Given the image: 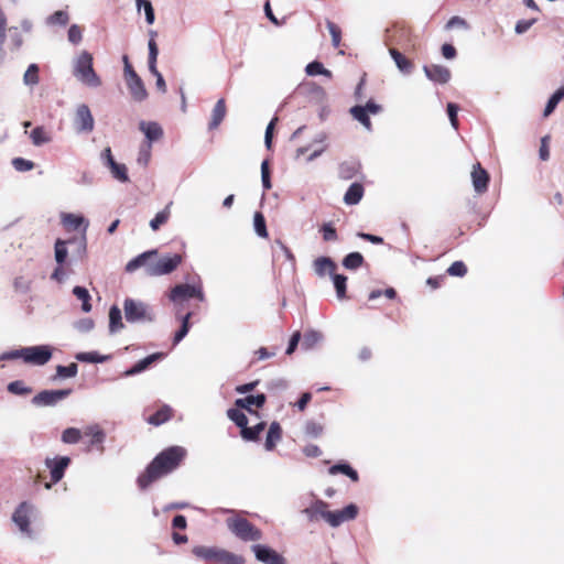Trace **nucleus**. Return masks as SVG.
I'll return each mask as SVG.
<instances>
[{"label":"nucleus","mask_w":564,"mask_h":564,"mask_svg":"<svg viewBox=\"0 0 564 564\" xmlns=\"http://www.w3.org/2000/svg\"><path fill=\"white\" fill-rule=\"evenodd\" d=\"M186 456L182 446H171L161 452L148 466L145 473L138 478L140 488H147L152 481L173 471Z\"/></svg>","instance_id":"obj_1"},{"label":"nucleus","mask_w":564,"mask_h":564,"mask_svg":"<svg viewBox=\"0 0 564 564\" xmlns=\"http://www.w3.org/2000/svg\"><path fill=\"white\" fill-rule=\"evenodd\" d=\"M226 525L231 534L246 543L258 542L263 538V533L258 527L239 514L227 518Z\"/></svg>","instance_id":"obj_2"},{"label":"nucleus","mask_w":564,"mask_h":564,"mask_svg":"<svg viewBox=\"0 0 564 564\" xmlns=\"http://www.w3.org/2000/svg\"><path fill=\"white\" fill-rule=\"evenodd\" d=\"M192 553L204 561L217 562L219 564H245L243 556L229 552L218 546L196 545L193 547Z\"/></svg>","instance_id":"obj_3"},{"label":"nucleus","mask_w":564,"mask_h":564,"mask_svg":"<svg viewBox=\"0 0 564 564\" xmlns=\"http://www.w3.org/2000/svg\"><path fill=\"white\" fill-rule=\"evenodd\" d=\"M93 55L86 51L82 52L76 59L74 75L83 84L89 87H99L101 80L93 67Z\"/></svg>","instance_id":"obj_4"},{"label":"nucleus","mask_w":564,"mask_h":564,"mask_svg":"<svg viewBox=\"0 0 564 564\" xmlns=\"http://www.w3.org/2000/svg\"><path fill=\"white\" fill-rule=\"evenodd\" d=\"M169 297L177 306H183L184 302L189 299H196L199 302H204L205 295L203 284L200 280L196 283L177 284L171 289Z\"/></svg>","instance_id":"obj_5"},{"label":"nucleus","mask_w":564,"mask_h":564,"mask_svg":"<svg viewBox=\"0 0 564 564\" xmlns=\"http://www.w3.org/2000/svg\"><path fill=\"white\" fill-rule=\"evenodd\" d=\"M36 507L33 503L23 501L18 505L12 514L13 523L18 527L19 531L28 538L33 536L31 521L36 517Z\"/></svg>","instance_id":"obj_6"},{"label":"nucleus","mask_w":564,"mask_h":564,"mask_svg":"<svg viewBox=\"0 0 564 564\" xmlns=\"http://www.w3.org/2000/svg\"><path fill=\"white\" fill-rule=\"evenodd\" d=\"M126 319L130 323L151 319L149 316V307L140 301L126 299L123 303Z\"/></svg>","instance_id":"obj_7"},{"label":"nucleus","mask_w":564,"mask_h":564,"mask_svg":"<svg viewBox=\"0 0 564 564\" xmlns=\"http://www.w3.org/2000/svg\"><path fill=\"white\" fill-rule=\"evenodd\" d=\"M251 551L256 560L263 564H286L283 555L265 544H252Z\"/></svg>","instance_id":"obj_8"},{"label":"nucleus","mask_w":564,"mask_h":564,"mask_svg":"<svg viewBox=\"0 0 564 564\" xmlns=\"http://www.w3.org/2000/svg\"><path fill=\"white\" fill-rule=\"evenodd\" d=\"M183 258L181 254L162 257L155 260V267L150 269V276H159L164 274H170L182 263Z\"/></svg>","instance_id":"obj_9"},{"label":"nucleus","mask_w":564,"mask_h":564,"mask_svg":"<svg viewBox=\"0 0 564 564\" xmlns=\"http://www.w3.org/2000/svg\"><path fill=\"white\" fill-rule=\"evenodd\" d=\"M70 394L69 389L62 390H44L37 393L32 402L39 406H52Z\"/></svg>","instance_id":"obj_10"},{"label":"nucleus","mask_w":564,"mask_h":564,"mask_svg":"<svg viewBox=\"0 0 564 564\" xmlns=\"http://www.w3.org/2000/svg\"><path fill=\"white\" fill-rule=\"evenodd\" d=\"M357 514H358V507L354 503H350L341 510L328 511V514H326V517H327L326 522L332 528H337L346 521L354 520L357 517Z\"/></svg>","instance_id":"obj_11"},{"label":"nucleus","mask_w":564,"mask_h":564,"mask_svg":"<svg viewBox=\"0 0 564 564\" xmlns=\"http://www.w3.org/2000/svg\"><path fill=\"white\" fill-rule=\"evenodd\" d=\"M155 260H158V251L156 250H149L145 251L138 257L130 260L126 265V271L133 272L134 270L143 267L145 270V273L150 275V269L152 267H155Z\"/></svg>","instance_id":"obj_12"},{"label":"nucleus","mask_w":564,"mask_h":564,"mask_svg":"<svg viewBox=\"0 0 564 564\" xmlns=\"http://www.w3.org/2000/svg\"><path fill=\"white\" fill-rule=\"evenodd\" d=\"M74 123L78 132H90L94 129V118L87 105H80L75 115Z\"/></svg>","instance_id":"obj_13"},{"label":"nucleus","mask_w":564,"mask_h":564,"mask_svg":"<svg viewBox=\"0 0 564 564\" xmlns=\"http://www.w3.org/2000/svg\"><path fill=\"white\" fill-rule=\"evenodd\" d=\"M69 463L70 458L67 456L45 459V466L50 469L53 484L58 482L64 477L65 469Z\"/></svg>","instance_id":"obj_14"},{"label":"nucleus","mask_w":564,"mask_h":564,"mask_svg":"<svg viewBox=\"0 0 564 564\" xmlns=\"http://www.w3.org/2000/svg\"><path fill=\"white\" fill-rule=\"evenodd\" d=\"M471 180L473 186L478 194H484L487 192L490 177L488 172L481 166L480 163L474 164L471 171Z\"/></svg>","instance_id":"obj_15"},{"label":"nucleus","mask_w":564,"mask_h":564,"mask_svg":"<svg viewBox=\"0 0 564 564\" xmlns=\"http://www.w3.org/2000/svg\"><path fill=\"white\" fill-rule=\"evenodd\" d=\"M423 69L426 77L432 82L446 84L451 79V70L443 65H425Z\"/></svg>","instance_id":"obj_16"},{"label":"nucleus","mask_w":564,"mask_h":564,"mask_svg":"<svg viewBox=\"0 0 564 564\" xmlns=\"http://www.w3.org/2000/svg\"><path fill=\"white\" fill-rule=\"evenodd\" d=\"M327 508H328L327 502H325L324 500L317 499L314 502H312L310 507L305 508L303 510V513L306 514L311 521H315L318 518H322L326 522L327 521L326 514H328Z\"/></svg>","instance_id":"obj_17"},{"label":"nucleus","mask_w":564,"mask_h":564,"mask_svg":"<svg viewBox=\"0 0 564 564\" xmlns=\"http://www.w3.org/2000/svg\"><path fill=\"white\" fill-rule=\"evenodd\" d=\"M127 83L128 89L135 101H143L148 97V91L143 84V80L138 75L134 78L129 79Z\"/></svg>","instance_id":"obj_18"},{"label":"nucleus","mask_w":564,"mask_h":564,"mask_svg":"<svg viewBox=\"0 0 564 564\" xmlns=\"http://www.w3.org/2000/svg\"><path fill=\"white\" fill-rule=\"evenodd\" d=\"M227 115V106L224 98H220L213 108L210 121L208 123L209 130L217 129Z\"/></svg>","instance_id":"obj_19"},{"label":"nucleus","mask_w":564,"mask_h":564,"mask_svg":"<svg viewBox=\"0 0 564 564\" xmlns=\"http://www.w3.org/2000/svg\"><path fill=\"white\" fill-rule=\"evenodd\" d=\"M52 355H0V361L9 359H21L23 364L42 366L45 365Z\"/></svg>","instance_id":"obj_20"},{"label":"nucleus","mask_w":564,"mask_h":564,"mask_svg":"<svg viewBox=\"0 0 564 564\" xmlns=\"http://www.w3.org/2000/svg\"><path fill=\"white\" fill-rule=\"evenodd\" d=\"M84 433L90 437V445L98 446L99 451H104L102 443L106 440L105 431L98 424H90L85 427Z\"/></svg>","instance_id":"obj_21"},{"label":"nucleus","mask_w":564,"mask_h":564,"mask_svg":"<svg viewBox=\"0 0 564 564\" xmlns=\"http://www.w3.org/2000/svg\"><path fill=\"white\" fill-rule=\"evenodd\" d=\"M265 403V395L263 393L257 395H248L246 398L237 399L235 405L240 409L247 410L249 413H254L252 406L261 408Z\"/></svg>","instance_id":"obj_22"},{"label":"nucleus","mask_w":564,"mask_h":564,"mask_svg":"<svg viewBox=\"0 0 564 564\" xmlns=\"http://www.w3.org/2000/svg\"><path fill=\"white\" fill-rule=\"evenodd\" d=\"M323 334L317 330H306L301 340H302V349L304 350H314L318 349L321 346V343L323 341Z\"/></svg>","instance_id":"obj_23"},{"label":"nucleus","mask_w":564,"mask_h":564,"mask_svg":"<svg viewBox=\"0 0 564 564\" xmlns=\"http://www.w3.org/2000/svg\"><path fill=\"white\" fill-rule=\"evenodd\" d=\"M140 130L145 134L148 141L151 143L158 141L163 135V130L156 122L141 121L139 124Z\"/></svg>","instance_id":"obj_24"},{"label":"nucleus","mask_w":564,"mask_h":564,"mask_svg":"<svg viewBox=\"0 0 564 564\" xmlns=\"http://www.w3.org/2000/svg\"><path fill=\"white\" fill-rule=\"evenodd\" d=\"M364 193H365V188H364L362 184L352 183L348 187L347 192L345 193V196H344L345 204H347V205L358 204L361 200Z\"/></svg>","instance_id":"obj_25"},{"label":"nucleus","mask_w":564,"mask_h":564,"mask_svg":"<svg viewBox=\"0 0 564 564\" xmlns=\"http://www.w3.org/2000/svg\"><path fill=\"white\" fill-rule=\"evenodd\" d=\"M282 437V430L278 422H272L269 426V431L267 433L264 447L267 451H272L276 443Z\"/></svg>","instance_id":"obj_26"},{"label":"nucleus","mask_w":564,"mask_h":564,"mask_svg":"<svg viewBox=\"0 0 564 564\" xmlns=\"http://www.w3.org/2000/svg\"><path fill=\"white\" fill-rule=\"evenodd\" d=\"M391 57L395 62L398 68L405 74H410L413 69V63L406 58L401 52L397 48L391 47L389 50Z\"/></svg>","instance_id":"obj_27"},{"label":"nucleus","mask_w":564,"mask_h":564,"mask_svg":"<svg viewBox=\"0 0 564 564\" xmlns=\"http://www.w3.org/2000/svg\"><path fill=\"white\" fill-rule=\"evenodd\" d=\"M314 269L318 275L323 276L326 272L333 274L336 270V264L330 258L319 257L314 261Z\"/></svg>","instance_id":"obj_28"},{"label":"nucleus","mask_w":564,"mask_h":564,"mask_svg":"<svg viewBox=\"0 0 564 564\" xmlns=\"http://www.w3.org/2000/svg\"><path fill=\"white\" fill-rule=\"evenodd\" d=\"M150 40H149V70L152 74H156V59L159 55V48L155 42L156 32L150 31Z\"/></svg>","instance_id":"obj_29"},{"label":"nucleus","mask_w":564,"mask_h":564,"mask_svg":"<svg viewBox=\"0 0 564 564\" xmlns=\"http://www.w3.org/2000/svg\"><path fill=\"white\" fill-rule=\"evenodd\" d=\"M30 139L36 147L48 143L52 140L50 132L42 126L35 127L30 132Z\"/></svg>","instance_id":"obj_30"},{"label":"nucleus","mask_w":564,"mask_h":564,"mask_svg":"<svg viewBox=\"0 0 564 564\" xmlns=\"http://www.w3.org/2000/svg\"><path fill=\"white\" fill-rule=\"evenodd\" d=\"M172 416V409L169 405L161 406L153 415L148 419V423L159 426L167 422Z\"/></svg>","instance_id":"obj_31"},{"label":"nucleus","mask_w":564,"mask_h":564,"mask_svg":"<svg viewBox=\"0 0 564 564\" xmlns=\"http://www.w3.org/2000/svg\"><path fill=\"white\" fill-rule=\"evenodd\" d=\"M352 118L359 121L367 130H371V121L369 115L367 113V109L362 106H354L349 110Z\"/></svg>","instance_id":"obj_32"},{"label":"nucleus","mask_w":564,"mask_h":564,"mask_svg":"<svg viewBox=\"0 0 564 564\" xmlns=\"http://www.w3.org/2000/svg\"><path fill=\"white\" fill-rule=\"evenodd\" d=\"M329 475H337V474H344L347 477H349L352 481H358V473L352 469L348 464L340 463L335 464L328 469Z\"/></svg>","instance_id":"obj_33"},{"label":"nucleus","mask_w":564,"mask_h":564,"mask_svg":"<svg viewBox=\"0 0 564 564\" xmlns=\"http://www.w3.org/2000/svg\"><path fill=\"white\" fill-rule=\"evenodd\" d=\"M172 202L169 203L165 208L161 212H159L155 217L150 221V227L156 231L160 229L161 226L165 225L171 216V206Z\"/></svg>","instance_id":"obj_34"},{"label":"nucleus","mask_w":564,"mask_h":564,"mask_svg":"<svg viewBox=\"0 0 564 564\" xmlns=\"http://www.w3.org/2000/svg\"><path fill=\"white\" fill-rule=\"evenodd\" d=\"M161 355H148L142 360L138 361L133 367L126 370V376H133L145 370L151 364H153Z\"/></svg>","instance_id":"obj_35"},{"label":"nucleus","mask_w":564,"mask_h":564,"mask_svg":"<svg viewBox=\"0 0 564 564\" xmlns=\"http://www.w3.org/2000/svg\"><path fill=\"white\" fill-rule=\"evenodd\" d=\"M109 328L110 332H118L123 328L121 310L113 305L109 311Z\"/></svg>","instance_id":"obj_36"},{"label":"nucleus","mask_w":564,"mask_h":564,"mask_svg":"<svg viewBox=\"0 0 564 564\" xmlns=\"http://www.w3.org/2000/svg\"><path fill=\"white\" fill-rule=\"evenodd\" d=\"M85 219L82 216H77L74 214H64L62 216V224L66 230H77L83 224Z\"/></svg>","instance_id":"obj_37"},{"label":"nucleus","mask_w":564,"mask_h":564,"mask_svg":"<svg viewBox=\"0 0 564 564\" xmlns=\"http://www.w3.org/2000/svg\"><path fill=\"white\" fill-rule=\"evenodd\" d=\"M73 294L82 302V310L85 313H88L91 311V304H90V295L87 289L83 286H75L73 289Z\"/></svg>","instance_id":"obj_38"},{"label":"nucleus","mask_w":564,"mask_h":564,"mask_svg":"<svg viewBox=\"0 0 564 564\" xmlns=\"http://www.w3.org/2000/svg\"><path fill=\"white\" fill-rule=\"evenodd\" d=\"M364 257L361 253L359 252H351V253H348L344 259H343V265L348 269V270H356L358 268H360L362 264H364Z\"/></svg>","instance_id":"obj_39"},{"label":"nucleus","mask_w":564,"mask_h":564,"mask_svg":"<svg viewBox=\"0 0 564 564\" xmlns=\"http://www.w3.org/2000/svg\"><path fill=\"white\" fill-rule=\"evenodd\" d=\"M241 410L242 409L237 406L234 409H229L227 411V415L232 422H235L237 426H239L241 430H245L248 424V419Z\"/></svg>","instance_id":"obj_40"},{"label":"nucleus","mask_w":564,"mask_h":564,"mask_svg":"<svg viewBox=\"0 0 564 564\" xmlns=\"http://www.w3.org/2000/svg\"><path fill=\"white\" fill-rule=\"evenodd\" d=\"M264 426L265 424L263 422H260L252 427L246 426L245 430H241V436L247 441H256L260 433L264 430Z\"/></svg>","instance_id":"obj_41"},{"label":"nucleus","mask_w":564,"mask_h":564,"mask_svg":"<svg viewBox=\"0 0 564 564\" xmlns=\"http://www.w3.org/2000/svg\"><path fill=\"white\" fill-rule=\"evenodd\" d=\"M82 437L80 430L76 427H68L62 433V442L65 444H76Z\"/></svg>","instance_id":"obj_42"},{"label":"nucleus","mask_w":564,"mask_h":564,"mask_svg":"<svg viewBox=\"0 0 564 564\" xmlns=\"http://www.w3.org/2000/svg\"><path fill=\"white\" fill-rule=\"evenodd\" d=\"M334 286L336 289L337 297L343 300L346 297V283L347 276L343 274L333 273Z\"/></svg>","instance_id":"obj_43"},{"label":"nucleus","mask_w":564,"mask_h":564,"mask_svg":"<svg viewBox=\"0 0 564 564\" xmlns=\"http://www.w3.org/2000/svg\"><path fill=\"white\" fill-rule=\"evenodd\" d=\"M8 391L10 393L17 394V395H28L31 393V388L25 386V383L21 380L12 381L7 387Z\"/></svg>","instance_id":"obj_44"},{"label":"nucleus","mask_w":564,"mask_h":564,"mask_svg":"<svg viewBox=\"0 0 564 564\" xmlns=\"http://www.w3.org/2000/svg\"><path fill=\"white\" fill-rule=\"evenodd\" d=\"M67 241L57 239L55 242V260L59 265H63L67 258Z\"/></svg>","instance_id":"obj_45"},{"label":"nucleus","mask_w":564,"mask_h":564,"mask_svg":"<svg viewBox=\"0 0 564 564\" xmlns=\"http://www.w3.org/2000/svg\"><path fill=\"white\" fill-rule=\"evenodd\" d=\"M137 8L140 11L141 9L145 12V20L149 24L154 22V9L150 0H135Z\"/></svg>","instance_id":"obj_46"},{"label":"nucleus","mask_w":564,"mask_h":564,"mask_svg":"<svg viewBox=\"0 0 564 564\" xmlns=\"http://www.w3.org/2000/svg\"><path fill=\"white\" fill-rule=\"evenodd\" d=\"M306 73L310 76L324 75L327 77H332V72L326 69L324 65L319 62H312L306 66Z\"/></svg>","instance_id":"obj_47"},{"label":"nucleus","mask_w":564,"mask_h":564,"mask_svg":"<svg viewBox=\"0 0 564 564\" xmlns=\"http://www.w3.org/2000/svg\"><path fill=\"white\" fill-rule=\"evenodd\" d=\"M253 224H254V230L258 234V236H260L262 238H267L268 230H267V225H265V218L262 215V213L257 212L254 214Z\"/></svg>","instance_id":"obj_48"},{"label":"nucleus","mask_w":564,"mask_h":564,"mask_svg":"<svg viewBox=\"0 0 564 564\" xmlns=\"http://www.w3.org/2000/svg\"><path fill=\"white\" fill-rule=\"evenodd\" d=\"M326 25H327V29H328V31L330 33V36H332L333 46L336 47V48L339 47L340 41H341V30H340V28L336 23L330 21V20L326 21Z\"/></svg>","instance_id":"obj_49"},{"label":"nucleus","mask_w":564,"mask_h":564,"mask_svg":"<svg viewBox=\"0 0 564 564\" xmlns=\"http://www.w3.org/2000/svg\"><path fill=\"white\" fill-rule=\"evenodd\" d=\"M192 316L191 312H187L184 316H182V325L180 329L174 335V344L180 343L188 333L189 329V318Z\"/></svg>","instance_id":"obj_50"},{"label":"nucleus","mask_w":564,"mask_h":564,"mask_svg":"<svg viewBox=\"0 0 564 564\" xmlns=\"http://www.w3.org/2000/svg\"><path fill=\"white\" fill-rule=\"evenodd\" d=\"M24 83L26 85H35L39 83V66L36 64H31L24 73Z\"/></svg>","instance_id":"obj_51"},{"label":"nucleus","mask_w":564,"mask_h":564,"mask_svg":"<svg viewBox=\"0 0 564 564\" xmlns=\"http://www.w3.org/2000/svg\"><path fill=\"white\" fill-rule=\"evenodd\" d=\"M112 175L121 182L128 181L127 167L124 164H119L116 161L109 164Z\"/></svg>","instance_id":"obj_52"},{"label":"nucleus","mask_w":564,"mask_h":564,"mask_svg":"<svg viewBox=\"0 0 564 564\" xmlns=\"http://www.w3.org/2000/svg\"><path fill=\"white\" fill-rule=\"evenodd\" d=\"M13 167L19 172H26L34 169V162L23 159V158H14L12 160Z\"/></svg>","instance_id":"obj_53"},{"label":"nucleus","mask_w":564,"mask_h":564,"mask_svg":"<svg viewBox=\"0 0 564 564\" xmlns=\"http://www.w3.org/2000/svg\"><path fill=\"white\" fill-rule=\"evenodd\" d=\"M68 21H69L68 13L63 10H58V11L54 12L47 19V22L50 24H59V25H66L68 23Z\"/></svg>","instance_id":"obj_54"},{"label":"nucleus","mask_w":564,"mask_h":564,"mask_svg":"<svg viewBox=\"0 0 564 564\" xmlns=\"http://www.w3.org/2000/svg\"><path fill=\"white\" fill-rule=\"evenodd\" d=\"M447 273L452 276H464L467 273V267L463 261H455L448 267Z\"/></svg>","instance_id":"obj_55"},{"label":"nucleus","mask_w":564,"mask_h":564,"mask_svg":"<svg viewBox=\"0 0 564 564\" xmlns=\"http://www.w3.org/2000/svg\"><path fill=\"white\" fill-rule=\"evenodd\" d=\"M56 371L59 378H73L77 373V365L57 366Z\"/></svg>","instance_id":"obj_56"},{"label":"nucleus","mask_w":564,"mask_h":564,"mask_svg":"<svg viewBox=\"0 0 564 564\" xmlns=\"http://www.w3.org/2000/svg\"><path fill=\"white\" fill-rule=\"evenodd\" d=\"M109 355H76L79 361L88 364H102L108 359Z\"/></svg>","instance_id":"obj_57"},{"label":"nucleus","mask_w":564,"mask_h":564,"mask_svg":"<svg viewBox=\"0 0 564 564\" xmlns=\"http://www.w3.org/2000/svg\"><path fill=\"white\" fill-rule=\"evenodd\" d=\"M321 231L325 241H335L338 238L337 231L330 223L324 224Z\"/></svg>","instance_id":"obj_58"},{"label":"nucleus","mask_w":564,"mask_h":564,"mask_svg":"<svg viewBox=\"0 0 564 564\" xmlns=\"http://www.w3.org/2000/svg\"><path fill=\"white\" fill-rule=\"evenodd\" d=\"M563 99V97L561 96V94H558L557 91H555L549 99L546 106H545V109H544V117H547L550 116L554 109L556 108L557 104Z\"/></svg>","instance_id":"obj_59"},{"label":"nucleus","mask_w":564,"mask_h":564,"mask_svg":"<svg viewBox=\"0 0 564 564\" xmlns=\"http://www.w3.org/2000/svg\"><path fill=\"white\" fill-rule=\"evenodd\" d=\"M381 295L387 296L390 300H393L397 296V292L393 288H388L384 291L375 290L369 294V300H376L380 297Z\"/></svg>","instance_id":"obj_60"},{"label":"nucleus","mask_w":564,"mask_h":564,"mask_svg":"<svg viewBox=\"0 0 564 564\" xmlns=\"http://www.w3.org/2000/svg\"><path fill=\"white\" fill-rule=\"evenodd\" d=\"M305 433L312 437H318L323 433V426L316 422H308L305 426Z\"/></svg>","instance_id":"obj_61"},{"label":"nucleus","mask_w":564,"mask_h":564,"mask_svg":"<svg viewBox=\"0 0 564 564\" xmlns=\"http://www.w3.org/2000/svg\"><path fill=\"white\" fill-rule=\"evenodd\" d=\"M458 107L457 105L449 102L447 104V115L449 121L454 129H458V118H457Z\"/></svg>","instance_id":"obj_62"},{"label":"nucleus","mask_w":564,"mask_h":564,"mask_svg":"<svg viewBox=\"0 0 564 564\" xmlns=\"http://www.w3.org/2000/svg\"><path fill=\"white\" fill-rule=\"evenodd\" d=\"M82 39H83L82 29L78 25L73 24L68 29V40L72 43L77 44L82 41Z\"/></svg>","instance_id":"obj_63"},{"label":"nucleus","mask_w":564,"mask_h":564,"mask_svg":"<svg viewBox=\"0 0 564 564\" xmlns=\"http://www.w3.org/2000/svg\"><path fill=\"white\" fill-rule=\"evenodd\" d=\"M536 22V19L531 20H520L517 22L514 31L517 34H523L525 33L534 23Z\"/></svg>","instance_id":"obj_64"}]
</instances>
